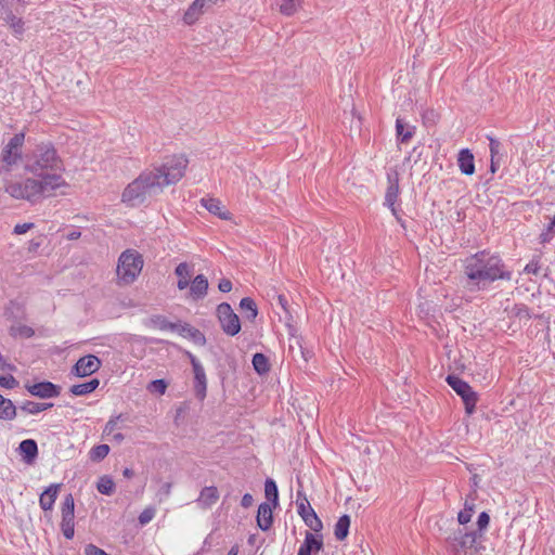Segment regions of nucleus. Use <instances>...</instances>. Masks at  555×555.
Listing matches in <instances>:
<instances>
[{
    "mask_svg": "<svg viewBox=\"0 0 555 555\" xmlns=\"http://www.w3.org/2000/svg\"><path fill=\"white\" fill-rule=\"evenodd\" d=\"M457 165L460 171L465 176H472L475 172V158L470 150L462 149L457 155Z\"/></svg>",
    "mask_w": 555,
    "mask_h": 555,
    "instance_id": "obj_19",
    "label": "nucleus"
},
{
    "mask_svg": "<svg viewBox=\"0 0 555 555\" xmlns=\"http://www.w3.org/2000/svg\"><path fill=\"white\" fill-rule=\"evenodd\" d=\"M27 391L35 397L40 399H50L59 397L61 393V387L51 382L44 380L25 386Z\"/></svg>",
    "mask_w": 555,
    "mask_h": 555,
    "instance_id": "obj_14",
    "label": "nucleus"
},
{
    "mask_svg": "<svg viewBox=\"0 0 555 555\" xmlns=\"http://www.w3.org/2000/svg\"><path fill=\"white\" fill-rule=\"evenodd\" d=\"M240 308L243 312L246 313V319L249 321H254L258 315V308L255 300L250 297H244L241 299Z\"/></svg>",
    "mask_w": 555,
    "mask_h": 555,
    "instance_id": "obj_34",
    "label": "nucleus"
},
{
    "mask_svg": "<svg viewBox=\"0 0 555 555\" xmlns=\"http://www.w3.org/2000/svg\"><path fill=\"white\" fill-rule=\"evenodd\" d=\"M201 203L209 212L218 216L220 219L229 220L231 218V214L224 209L222 203L218 198H202Z\"/></svg>",
    "mask_w": 555,
    "mask_h": 555,
    "instance_id": "obj_21",
    "label": "nucleus"
},
{
    "mask_svg": "<svg viewBox=\"0 0 555 555\" xmlns=\"http://www.w3.org/2000/svg\"><path fill=\"white\" fill-rule=\"evenodd\" d=\"M297 11L295 0H284L280 4V12L286 16L293 15Z\"/></svg>",
    "mask_w": 555,
    "mask_h": 555,
    "instance_id": "obj_46",
    "label": "nucleus"
},
{
    "mask_svg": "<svg viewBox=\"0 0 555 555\" xmlns=\"http://www.w3.org/2000/svg\"><path fill=\"white\" fill-rule=\"evenodd\" d=\"M524 271L528 274L537 275L540 271L539 258L534 257L529 263L526 264Z\"/></svg>",
    "mask_w": 555,
    "mask_h": 555,
    "instance_id": "obj_51",
    "label": "nucleus"
},
{
    "mask_svg": "<svg viewBox=\"0 0 555 555\" xmlns=\"http://www.w3.org/2000/svg\"><path fill=\"white\" fill-rule=\"evenodd\" d=\"M143 268V258L134 249L121 253L117 264V276L122 284H131L138 278Z\"/></svg>",
    "mask_w": 555,
    "mask_h": 555,
    "instance_id": "obj_7",
    "label": "nucleus"
},
{
    "mask_svg": "<svg viewBox=\"0 0 555 555\" xmlns=\"http://www.w3.org/2000/svg\"><path fill=\"white\" fill-rule=\"evenodd\" d=\"M25 170L48 180V177L61 176L63 162L52 144H40L29 157Z\"/></svg>",
    "mask_w": 555,
    "mask_h": 555,
    "instance_id": "obj_3",
    "label": "nucleus"
},
{
    "mask_svg": "<svg viewBox=\"0 0 555 555\" xmlns=\"http://www.w3.org/2000/svg\"><path fill=\"white\" fill-rule=\"evenodd\" d=\"M18 450L26 463H33L38 455V446L34 439H25L20 443Z\"/></svg>",
    "mask_w": 555,
    "mask_h": 555,
    "instance_id": "obj_24",
    "label": "nucleus"
},
{
    "mask_svg": "<svg viewBox=\"0 0 555 555\" xmlns=\"http://www.w3.org/2000/svg\"><path fill=\"white\" fill-rule=\"evenodd\" d=\"M122 417V414L111 417L104 427V434L107 436L115 434L114 431L117 428L118 421L121 420Z\"/></svg>",
    "mask_w": 555,
    "mask_h": 555,
    "instance_id": "obj_49",
    "label": "nucleus"
},
{
    "mask_svg": "<svg viewBox=\"0 0 555 555\" xmlns=\"http://www.w3.org/2000/svg\"><path fill=\"white\" fill-rule=\"evenodd\" d=\"M323 548L322 535H315L310 531H306L305 540L300 545L297 555H312L319 553Z\"/></svg>",
    "mask_w": 555,
    "mask_h": 555,
    "instance_id": "obj_15",
    "label": "nucleus"
},
{
    "mask_svg": "<svg viewBox=\"0 0 555 555\" xmlns=\"http://www.w3.org/2000/svg\"><path fill=\"white\" fill-rule=\"evenodd\" d=\"M500 167V158H492L491 157V164H490V170L492 173L496 172V170Z\"/></svg>",
    "mask_w": 555,
    "mask_h": 555,
    "instance_id": "obj_58",
    "label": "nucleus"
},
{
    "mask_svg": "<svg viewBox=\"0 0 555 555\" xmlns=\"http://www.w3.org/2000/svg\"><path fill=\"white\" fill-rule=\"evenodd\" d=\"M297 512L299 516L304 519V516L310 514V511L313 509L307 499V496L301 492L297 491Z\"/></svg>",
    "mask_w": 555,
    "mask_h": 555,
    "instance_id": "obj_40",
    "label": "nucleus"
},
{
    "mask_svg": "<svg viewBox=\"0 0 555 555\" xmlns=\"http://www.w3.org/2000/svg\"><path fill=\"white\" fill-rule=\"evenodd\" d=\"M61 488L62 483H52L40 494L39 505L44 512L53 509Z\"/></svg>",
    "mask_w": 555,
    "mask_h": 555,
    "instance_id": "obj_17",
    "label": "nucleus"
},
{
    "mask_svg": "<svg viewBox=\"0 0 555 555\" xmlns=\"http://www.w3.org/2000/svg\"><path fill=\"white\" fill-rule=\"evenodd\" d=\"M188 357L190 359V362L192 364L193 373H194V393L195 397L203 401L206 398L207 393V378L205 370L202 365V363L198 361V359L192 354L191 352H188Z\"/></svg>",
    "mask_w": 555,
    "mask_h": 555,
    "instance_id": "obj_12",
    "label": "nucleus"
},
{
    "mask_svg": "<svg viewBox=\"0 0 555 555\" xmlns=\"http://www.w3.org/2000/svg\"><path fill=\"white\" fill-rule=\"evenodd\" d=\"M61 530L67 540H72L75 535V500L73 494L68 493L64 496L61 505Z\"/></svg>",
    "mask_w": 555,
    "mask_h": 555,
    "instance_id": "obj_10",
    "label": "nucleus"
},
{
    "mask_svg": "<svg viewBox=\"0 0 555 555\" xmlns=\"http://www.w3.org/2000/svg\"><path fill=\"white\" fill-rule=\"evenodd\" d=\"M109 453V447L107 444H99L91 449L90 459L95 462H100L107 456Z\"/></svg>",
    "mask_w": 555,
    "mask_h": 555,
    "instance_id": "obj_41",
    "label": "nucleus"
},
{
    "mask_svg": "<svg viewBox=\"0 0 555 555\" xmlns=\"http://www.w3.org/2000/svg\"><path fill=\"white\" fill-rule=\"evenodd\" d=\"M399 178L398 175L395 173V176L388 175V186L385 194V205L387 207H392L399 196Z\"/></svg>",
    "mask_w": 555,
    "mask_h": 555,
    "instance_id": "obj_23",
    "label": "nucleus"
},
{
    "mask_svg": "<svg viewBox=\"0 0 555 555\" xmlns=\"http://www.w3.org/2000/svg\"><path fill=\"white\" fill-rule=\"evenodd\" d=\"M253 503H254L253 495L250 493H245L241 500V505L244 508H248L253 505Z\"/></svg>",
    "mask_w": 555,
    "mask_h": 555,
    "instance_id": "obj_56",
    "label": "nucleus"
},
{
    "mask_svg": "<svg viewBox=\"0 0 555 555\" xmlns=\"http://www.w3.org/2000/svg\"><path fill=\"white\" fill-rule=\"evenodd\" d=\"M79 236H80V232H78V231H72L70 233L67 234V238L70 241L77 240Z\"/></svg>",
    "mask_w": 555,
    "mask_h": 555,
    "instance_id": "obj_62",
    "label": "nucleus"
},
{
    "mask_svg": "<svg viewBox=\"0 0 555 555\" xmlns=\"http://www.w3.org/2000/svg\"><path fill=\"white\" fill-rule=\"evenodd\" d=\"M254 370L259 374L263 375L270 371V364L268 358L263 353H255L251 360Z\"/></svg>",
    "mask_w": 555,
    "mask_h": 555,
    "instance_id": "obj_36",
    "label": "nucleus"
},
{
    "mask_svg": "<svg viewBox=\"0 0 555 555\" xmlns=\"http://www.w3.org/2000/svg\"><path fill=\"white\" fill-rule=\"evenodd\" d=\"M155 513H156V511L154 507L144 508L138 518L140 525L144 526V525L149 524L155 517Z\"/></svg>",
    "mask_w": 555,
    "mask_h": 555,
    "instance_id": "obj_48",
    "label": "nucleus"
},
{
    "mask_svg": "<svg viewBox=\"0 0 555 555\" xmlns=\"http://www.w3.org/2000/svg\"><path fill=\"white\" fill-rule=\"evenodd\" d=\"M477 531H466L465 528L456 526L446 537V544L452 555H474L477 551Z\"/></svg>",
    "mask_w": 555,
    "mask_h": 555,
    "instance_id": "obj_4",
    "label": "nucleus"
},
{
    "mask_svg": "<svg viewBox=\"0 0 555 555\" xmlns=\"http://www.w3.org/2000/svg\"><path fill=\"white\" fill-rule=\"evenodd\" d=\"M17 380L11 374L0 375V386L7 389H12L17 385Z\"/></svg>",
    "mask_w": 555,
    "mask_h": 555,
    "instance_id": "obj_50",
    "label": "nucleus"
},
{
    "mask_svg": "<svg viewBox=\"0 0 555 555\" xmlns=\"http://www.w3.org/2000/svg\"><path fill=\"white\" fill-rule=\"evenodd\" d=\"M272 508H274V507L269 502H263L258 506L256 520H257V526L262 531H267L272 527V524H273Z\"/></svg>",
    "mask_w": 555,
    "mask_h": 555,
    "instance_id": "obj_18",
    "label": "nucleus"
},
{
    "mask_svg": "<svg viewBox=\"0 0 555 555\" xmlns=\"http://www.w3.org/2000/svg\"><path fill=\"white\" fill-rule=\"evenodd\" d=\"M465 286L472 291H483L498 280L509 281L512 272L498 254L477 251L463 260Z\"/></svg>",
    "mask_w": 555,
    "mask_h": 555,
    "instance_id": "obj_2",
    "label": "nucleus"
},
{
    "mask_svg": "<svg viewBox=\"0 0 555 555\" xmlns=\"http://www.w3.org/2000/svg\"><path fill=\"white\" fill-rule=\"evenodd\" d=\"M34 227V223H18L14 227L15 234H24Z\"/></svg>",
    "mask_w": 555,
    "mask_h": 555,
    "instance_id": "obj_54",
    "label": "nucleus"
},
{
    "mask_svg": "<svg viewBox=\"0 0 555 555\" xmlns=\"http://www.w3.org/2000/svg\"><path fill=\"white\" fill-rule=\"evenodd\" d=\"M188 163L184 155H175L162 166L142 171L124 190L122 203L135 207L143 204L149 197L160 194L165 186L176 184L181 180Z\"/></svg>",
    "mask_w": 555,
    "mask_h": 555,
    "instance_id": "obj_1",
    "label": "nucleus"
},
{
    "mask_svg": "<svg viewBox=\"0 0 555 555\" xmlns=\"http://www.w3.org/2000/svg\"><path fill=\"white\" fill-rule=\"evenodd\" d=\"M392 215L396 217L397 221L402 225L404 227L403 224V220L402 218L400 217V215L398 214V210H397V207H396V204L392 206V207H389Z\"/></svg>",
    "mask_w": 555,
    "mask_h": 555,
    "instance_id": "obj_59",
    "label": "nucleus"
},
{
    "mask_svg": "<svg viewBox=\"0 0 555 555\" xmlns=\"http://www.w3.org/2000/svg\"><path fill=\"white\" fill-rule=\"evenodd\" d=\"M203 0H194L183 15V21L188 25L194 24L202 14Z\"/></svg>",
    "mask_w": 555,
    "mask_h": 555,
    "instance_id": "obj_29",
    "label": "nucleus"
},
{
    "mask_svg": "<svg viewBox=\"0 0 555 555\" xmlns=\"http://www.w3.org/2000/svg\"><path fill=\"white\" fill-rule=\"evenodd\" d=\"M218 499H219V491H218L217 487L210 486V487H204L202 489L196 502L202 508H209L214 504L217 503Z\"/></svg>",
    "mask_w": 555,
    "mask_h": 555,
    "instance_id": "obj_20",
    "label": "nucleus"
},
{
    "mask_svg": "<svg viewBox=\"0 0 555 555\" xmlns=\"http://www.w3.org/2000/svg\"><path fill=\"white\" fill-rule=\"evenodd\" d=\"M170 489H171V483H169V482H167L163 486V490L166 495H168L170 493Z\"/></svg>",
    "mask_w": 555,
    "mask_h": 555,
    "instance_id": "obj_63",
    "label": "nucleus"
},
{
    "mask_svg": "<svg viewBox=\"0 0 555 555\" xmlns=\"http://www.w3.org/2000/svg\"><path fill=\"white\" fill-rule=\"evenodd\" d=\"M208 280L205 275H196L190 286V295L193 299L197 300L204 298L207 295Z\"/></svg>",
    "mask_w": 555,
    "mask_h": 555,
    "instance_id": "obj_22",
    "label": "nucleus"
},
{
    "mask_svg": "<svg viewBox=\"0 0 555 555\" xmlns=\"http://www.w3.org/2000/svg\"><path fill=\"white\" fill-rule=\"evenodd\" d=\"M147 389L151 392L164 395L167 389V383L164 379H154L149 384Z\"/></svg>",
    "mask_w": 555,
    "mask_h": 555,
    "instance_id": "obj_45",
    "label": "nucleus"
},
{
    "mask_svg": "<svg viewBox=\"0 0 555 555\" xmlns=\"http://www.w3.org/2000/svg\"><path fill=\"white\" fill-rule=\"evenodd\" d=\"M446 382L462 398L466 413L468 415L473 414L478 401V393L473 390L468 383L456 375H448Z\"/></svg>",
    "mask_w": 555,
    "mask_h": 555,
    "instance_id": "obj_8",
    "label": "nucleus"
},
{
    "mask_svg": "<svg viewBox=\"0 0 555 555\" xmlns=\"http://www.w3.org/2000/svg\"><path fill=\"white\" fill-rule=\"evenodd\" d=\"M349 527H350V517L348 515H343L338 518L335 528H334V535L336 540L343 541L347 538L349 533Z\"/></svg>",
    "mask_w": 555,
    "mask_h": 555,
    "instance_id": "obj_32",
    "label": "nucleus"
},
{
    "mask_svg": "<svg viewBox=\"0 0 555 555\" xmlns=\"http://www.w3.org/2000/svg\"><path fill=\"white\" fill-rule=\"evenodd\" d=\"M101 367V360L94 354H87L78 359L72 373L77 377H87Z\"/></svg>",
    "mask_w": 555,
    "mask_h": 555,
    "instance_id": "obj_13",
    "label": "nucleus"
},
{
    "mask_svg": "<svg viewBox=\"0 0 555 555\" xmlns=\"http://www.w3.org/2000/svg\"><path fill=\"white\" fill-rule=\"evenodd\" d=\"M416 128L404 124L403 119L397 118L396 120V132L397 139L400 143H408L415 134Z\"/></svg>",
    "mask_w": 555,
    "mask_h": 555,
    "instance_id": "obj_26",
    "label": "nucleus"
},
{
    "mask_svg": "<svg viewBox=\"0 0 555 555\" xmlns=\"http://www.w3.org/2000/svg\"><path fill=\"white\" fill-rule=\"evenodd\" d=\"M192 272V267L186 262H181L176 267L175 273L179 278L177 286L180 291L185 289L190 285Z\"/></svg>",
    "mask_w": 555,
    "mask_h": 555,
    "instance_id": "obj_25",
    "label": "nucleus"
},
{
    "mask_svg": "<svg viewBox=\"0 0 555 555\" xmlns=\"http://www.w3.org/2000/svg\"><path fill=\"white\" fill-rule=\"evenodd\" d=\"M52 406V402H34L27 400L20 405V410L28 414L36 415L40 412L51 409Z\"/></svg>",
    "mask_w": 555,
    "mask_h": 555,
    "instance_id": "obj_31",
    "label": "nucleus"
},
{
    "mask_svg": "<svg viewBox=\"0 0 555 555\" xmlns=\"http://www.w3.org/2000/svg\"><path fill=\"white\" fill-rule=\"evenodd\" d=\"M96 489L101 494L111 495L115 491V482L109 476L104 475L99 478Z\"/></svg>",
    "mask_w": 555,
    "mask_h": 555,
    "instance_id": "obj_37",
    "label": "nucleus"
},
{
    "mask_svg": "<svg viewBox=\"0 0 555 555\" xmlns=\"http://www.w3.org/2000/svg\"><path fill=\"white\" fill-rule=\"evenodd\" d=\"M12 337L30 338L35 335L33 327L24 324L12 325L9 330Z\"/></svg>",
    "mask_w": 555,
    "mask_h": 555,
    "instance_id": "obj_38",
    "label": "nucleus"
},
{
    "mask_svg": "<svg viewBox=\"0 0 555 555\" xmlns=\"http://www.w3.org/2000/svg\"><path fill=\"white\" fill-rule=\"evenodd\" d=\"M217 317L222 331L229 336H235L241 331L240 318L234 313L228 302H221L217 307Z\"/></svg>",
    "mask_w": 555,
    "mask_h": 555,
    "instance_id": "obj_9",
    "label": "nucleus"
},
{
    "mask_svg": "<svg viewBox=\"0 0 555 555\" xmlns=\"http://www.w3.org/2000/svg\"><path fill=\"white\" fill-rule=\"evenodd\" d=\"M4 191L16 199H24L25 193L23 189V182H15L9 179V177H2Z\"/></svg>",
    "mask_w": 555,
    "mask_h": 555,
    "instance_id": "obj_27",
    "label": "nucleus"
},
{
    "mask_svg": "<svg viewBox=\"0 0 555 555\" xmlns=\"http://www.w3.org/2000/svg\"><path fill=\"white\" fill-rule=\"evenodd\" d=\"M488 140H489V149H490V154H491V157L492 158H501V150H502V144L499 140H496L495 138H492L491 135H487Z\"/></svg>",
    "mask_w": 555,
    "mask_h": 555,
    "instance_id": "obj_44",
    "label": "nucleus"
},
{
    "mask_svg": "<svg viewBox=\"0 0 555 555\" xmlns=\"http://www.w3.org/2000/svg\"><path fill=\"white\" fill-rule=\"evenodd\" d=\"M25 133H15L2 147L0 153V176L9 177L15 166L23 159Z\"/></svg>",
    "mask_w": 555,
    "mask_h": 555,
    "instance_id": "obj_6",
    "label": "nucleus"
},
{
    "mask_svg": "<svg viewBox=\"0 0 555 555\" xmlns=\"http://www.w3.org/2000/svg\"><path fill=\"white\" fill-rule=\"evenodd\" d=\"M124 439L125 436L121 433L113 434V440H115L116 442L120 443L121 441H124Z\"/></svg>",
    "mask_w": 555,
    "mask_h": 555,
    "instance_id": "obj_61",
    "label": "nucleus"
},
{
    "mask_svg": "<svg viewBox=\"0 0 555 555\" xmlns=\"http://www.w3.org/2000/svg\"><path fill=\"white\" fill-rule=\"evenodd\" d=\"M489 522H490V516L488 515V513L481 512L477 519L478 530L479 531L485 530L488 527Z\"/></svg>",
    "mask_w": 555,
    "mask_h": 555,
    "instance_id": "obj_53",
    "label": "nucleus"
},
{
    "mask_svg": "<svg viewBox=\"0 0 555 555\" xmlns=\"http://www.w3.org/2000/svg\"><path fill=\"white\" fill-rule=\"evenodd\" d=\"M100 385L98 378H93L87 383L73 385L69 391L75 396H86L93 392Z\"/></svg>",
    "mask_w": 555,
    "mask_h": 555,
    "instance_id": "obj_30",
    "label": "nucleus"
},
{
    "mask_svg": "<svg viewBox=\"0 0 555 555\" xmlns=\"http://www.w3.org/2000/svg\"><path fill=\"white\" fill-rule=\"evenodd\" d=\"M122 475H124V477H125V478L130 479V478H132V477H133L134 473H133V470H132L131 468L126 467V468L122 470Z\"/></svg>",
    "mask_w": 555,
    "mask_h": 555,
    "instance_id": "obj_60",
    "label": "nucleus"
},
{
    "mask_svg": "<svg viewBox=\"0 0 555 555\" xmlns=\"http://www.w3.org/2000/svg\"><path fill=\"white\" fill-rule=\"evenodd\" d=\"M218 288L222 293H229L232 289V282L228 279L220 280Z\"/></svg>",
    "mask_w": 555,
    "mask_h": 555,
    "instance_id": "obj_55",
    "label": "nucleus"
},
{
    "mask_svg": "<svg viewBox=\"0 0 555 555\" xmlns=\"http://www.w3.org/2000/svg\"><path fill=\"white\" fill-rule=\"evenodd\" d=\"M16 416V406L10 399L1 396L0 398V418L5 421H12Z\"/></svg>",
    "mask_w": 555,
    "mask_h": 555,
    "instance_id": "obj_33",
    "label": "nucleus"
},
{
    "mask_svg": "<svg viewBox=\"0 0 555 555\" xmlns=\"http://www.w3.org/2000/svg\"><path fill=\"white\" fill-rule=\"evenodd\" d=\"M237 553H238V547L232 546L227 555H237Z\"/></svg>",
    "mask_w": 555,
    "mask_h": 555,
    "instance_id": "obj_64",
    "label": "nucleus"
},
{
    "mask_svg": "<svg viewBox=\"0 0 555 555\" xmlns=\"http://www.w3.org/2000/svg\"><path fill=\"white\" fill-rule=\"evenodd\" d=\"M302 520L314 532H320L323 529V524L314 509H311L310 514L304 516Z\"/></svg>",
    "mask_w": 555,
    "mask_h": 555,
    "instance_id": "obj_39",
    "label": "nucleus"
},
{
    "mask_svg": "<svg viewBox=\"0 0 555 555\" xmlns=\"http://www.w3.org/2000/svg\"><path fill=\"white\" fill-rule=\"evenodd\" d=\"M473 513H474V504L468 505L467 503H465L464 509H462L457 515V520H459L457 526L468 524L472 519Z\"/></svg>",
    "mask_w": 555,
    "mask_h": 555,
    "instance_id": "obj_42",
    "label": "nucleus"
},
{
    "mask_svg": "<svg viewBox=\"0 0 555 555\" xmlns=\"http://www.w3.org/2000/svg\"><path fill=\"white\" fill-rule=\"evenodd\" d=\"M173 332L179 333L183 337H188L193 340L196 345L204 346L206 344L205 335L189 323H176Z\"/></svg>",
    "mask_w": 555,
    "mask_h": 555,
    "instance_id": "obj_16",
    "label": "nucleus"
},
{
    "mask_svg": "<svg viewBox=\"0 0 555 555\" xmlns=\"http://www.w3.org/2000/svg\"><path fill=\"white\" fill-rule=\"evenodd\" d=\"M85 555H109L104 550L98 547L96 545L90 543L85 546L83 550Z\"/></svg>",
    "mask_w": 555,
    "mask_h": 555,
    "instance_id": "obj_52",
    "label": "nucleus"
},
{
    "mask_svg": "<svg viewBox=\"0 0 555 555\" xmlns=\"http://www.w3.org/2000/svg\"><path fill=\"white\" fill-rule=\"evenodd\" d=\"M62 176H52L47 179L27 178L23 181L24 199L30 203L38 202L43 196H50L55 190L65 186Z\"/></svg>",
    "mask_w": 555,
    "mask_h": 555,
    "instance_id": "obj_5",
    "label": "nucleus"
},
{
    "mask_svg": "<svg viewBox=\"0 0 555 555\" xmlns=\"http://www.w3.org/2000/svg\"><path fill=\"white\" fill-rule=\"evenodd\" d=\"M513 311H514L515 317H517L520 320L521 319L530 320L532 318L530 309L524 304L515 305Z\"/></svg>",
    "mask_w": 555,
    "mask_h": 555,
    "instance_id": "obj_47",
    "label": "nucleus"
},
{
    "mask_svg": "<svg viewBox=\"0 0 555 555\" xmlns=\"http://www.w3.org/2000/svg\"><path fill=\"white\" fill-rule=\"evenodd\" d=\"M278 302L283 308L284 311H287V298L285 295H279Z\"/></svg>",
    "mask_w": 555,
    "mask_h": 555,
    "instance_id": "obj_57",
    "label": "nucleus"
},
{
    "mask_svg": "<svg viewBox=\"0 0 555 555\" xmlns=\"http://www.w3.org/2000/svg\"><path fill=\"white\" fill-rule=\"evenodd\" d=\"M146 326L158 328L162 331H175L176 323L168 321L164 315H152L145 322Z\"/></svg>",
    "mask_w": 555,
    "mask_h": 555,
    "instance_id": "obj_28",
    "label": "nucleus"
},
{
    "mask_svg": "<svg viewBox=\"0 0 555 555\" xmlns=\"http://www.w3.org/2000/svg\"><path fill=\"white\" fill-rule=\"evenodd\" d=\"M264 494L267 500L273 507L279 505V490L275 481L271 478H267L264 482Z\"/></svg>",
    "mask_w": 555,
    "mask_h": 555,
    "instance_id": "obj_35",
    "label": "nucleus"
},
{
    "mask_svg": "<svg viewBox=\"0 0 555 555\" xmlns=\"http://www.w3.org/2000/svg\"><path fill=\"white\" fill-rule=\"evenodd\" d=\"M0 18L7 23L15 37H22L25 33V22L18 17L9 0H0Z\"/></svg>",
    "mask_w": 555,
    "mask_h": 555,
    "instance_id": "obj_11",
    "label": "nucleus"
},
{
    "mask_svg": "<svg viewBox=\"0 0 555 555\" xmlns=\"http://www.w3.org/2000/svg\"><path fill=\"white\" fill-rule=\"evenodd\" d=\"M554 235H555V216L553 217L551 222L547 224L545 231H543L540 234V236H539L540 243L544 244V243L550 242Z\"/></svg>",
    "mask_w": 555,
    "mask_h": 555,
    "instance_id": "obj_43",
    "label": "nucleus"
}]
</instances>
